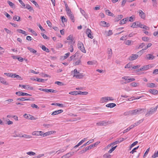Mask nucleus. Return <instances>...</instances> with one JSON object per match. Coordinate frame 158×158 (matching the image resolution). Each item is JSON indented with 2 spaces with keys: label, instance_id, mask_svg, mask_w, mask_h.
Here are the masks:
<instances>
[{
  "label": "nucleus",
  "instance_id": "473e14b6",
  "mask_svg": "<svg viewBox=\"0 0 158 158\" xmlns=\"http://www.w3.org/2000/svg\"><path fill=\"white\" fill-rule=\"evenodd\" d=\"M69 16V17L70 19L71 20L72 22L74 23L75 21V19H74V16L73 14L72 13L70 15H68Z\"/></svg>",
  "mask_w": 158,
  "mask_h": 158
},
{
  "label": "nucleus",
  "instance_id": "6e6d98bb",
  "mask_svg": "<svg viewBox=\"0 0 158 158\" xmlns=\"http://www.w3.org/2000/svg\"><path fill=\"white\" fill-rule=\"evenodd\" d=\"M69 51L71 52H73V45H71L69 48Z\"/></svg>",
  "mask_w": 158,
  "mask_h": 158
},
{
  "label": "nucleus",
  "instance_id": "393cba45",
  "mask_svg": "<svg viewBox=\"0 0 158 158\" xmlns=\"http://www.w3.org/2000/svg\"><path fill=\"white\" fill-rule=\"evenodd\" d=\"M123 17L122 15H118L115 19V22H117L121 19Z\"/></svg>",
  "mask_w": 158,
  "mask_h": 158
},
{
  "label": "nucleus",
  "instance_id": "9d476101",
  "mask_svg": "<svg viewBox=\"0 0 158 158\" xmlns=\"http://www.w3.org/2000/svg\"><path fill=\"white\" fill-rule=\"evenodd\" d=\"M63 110H56L52 113L51 115H54L58 114H59L63 112Z\"/></svg>",
  "mask_w": 158,
  "mask_h": 158
},
{
  "label": "nucleus",
  "instance_id": "72a5a7b5",
  "mask_svg": "<svg viewBox=\"0 0 158 158\" xmlns=\"http://www.w3.org/2000/svg\"><path fill=\"white\" fill-rule=\"evenodd\" d=\"M27 48L31 52L33 53H35L36 52H37L36 51L32 48H30V47H27Z\"/></svg>",
  "mask_w": 158,
  "mask_h": 158
},
{
  "label": "nucleus",
  "instance_id": "338daca9",
  "mask_svg": "<svg viewBox=\"0 0 158 158\" xmlns=\"http://www.w3.org/2000/svg\"><path fill=\"white\" fill-rule=\"evenodd\" d=\"M138 83L136 82H133L130 84L131 86L133 87H136L138 85Z\"/></svg>",
  "mask_w": 158,
  "mask_h": 158
},
{
  "label": "nucleus",
  "instance_id": "9b49d317",
  "mask_svg": "<svg viewBox=\"0 0 158 158\" xmlns=\"http://www.w3.org/2000/svg\"><path fill=\"white\" fill-rule=\"evenodd\" d=\"M149 91L150 93L153 95H156L158 94V91L154 89H150Z\"/></svg>",
  "mask_w": 158,
  "mask_h": 158
},
{
  "label": "nucleus",
  "instance_id": "412c9836",
  "mask_svg": "<svg viewBox=\"0 0 158 158\" xmlns=\"http://www.w3.org/2000/svg\"><path fill=\"white\" fill-rule=\"evenodd\" d=\"M0 82L2 84L5 85H8L9 84L6 82L5 80L2 77H1L0 79Z\"/></svg>",
  "mask_w": 158,
  "mask_h": 158
},
{
  "label": "nucleus",
  "instance_id": "7ed1b4c3",
  "mask_svg": "<svg viewBox=\"0 0 158 158\" xmlns=\"http://www.w3.org/2000/svg\"><path fill=\"white\" fill-rule=\"evenodd\" d=\"M78 48L83 53H85L86 51L85 49L83 44L80 41H78L77 44Z\"/></svg>",
  "mask_w": 158,
  "mask_h": 158
},
{
  "label": "nucleus",
  "instance_id": "5701e85b",
  "mask_svg": "<svg viewBox=\"0 0 158 158\" xmlns=\"http://www.w3.org/2000/svg\"><path fill=\"white\" fill-rule=\"evenodd\" d=\"M149 65H144L142 68H140V70L141 71H143L147 70L149 69Z\"/></svg>",
  "mask_w": 158,
  "mask_h": 158
},
{
  "label": "nucleus",
  "instance_id": "3c124183",
  "mask_svg": "<svg viewBox=\"0 0 158 158\" xmlns=\"http://www.w3.org/2000/svg\"><path fill=\"white\" fill-rule=\"evenodd\" d=\"M137 22L133 23H132V25L131 26V27H133V28L137 27Z\"/></svg>",
  "mask_w": 158,
  "mask_h": 158
},
{
  "label": "nucleus",
  "instance_id": "bf43d9fd",
  "mask_svg": "<svg viewBox=\"0 0 158 158\" xmlns=\"http://www.w3.org/2000/svg\"><path fill=\"white\" fill-rule=\"evenodd\" d=\"M86 138H84L82 139L81 141H80L78 144L80 146L86 140Z\"/></svg>",
  "mask_w": 158,
  "mask_h": 158
},
{
  "label": "nucleus",
  "instance_id": "69168bd1",
  "mask_svg": "<svg viewBox=\"0 0 158 158\" xmlns=\"http://www.w3.org/2000/svg\"><path fill=\"white\" fill-rule=\"evenodd\" d=\"M112 54V50L111 49L110 50V51H108V58H110Z\"/></svg>",
  "mask_w": 158,
  "mask_h": 158
},
{
  "label": "nucleus",
  "instance_id": "39448f33",
  "mask_svg": "<svg viewBox=\"0 0 158 158\" xmlns=\"http://www.w3.org/2000/svg\"><path fill=\"white\" fill-rule=\"evenodd\" d=\"M109 124V122L106 121H102L96 123V125L98 126H106Z\"/></svg>",
  "mask_w": 158,
  "mask_h": 158
},
{
  "label": "nucleus",
  "instance_id": "2f4dec72",
  "mask_svg": "<svg viewBox=\"0 0 158 158\" xmlns=\"http://www.w3.org/2000/svg\"><path fill=\"white\" fill-rule=\"evenodd\" d=\"M73 154V152H69L64 155L66 158H68L72 156Z\"/></svg>",
  "mask_w": 158,
  "mask_h": 158
},
{
  "label": "nucleus",
  "instance_id": "ea45409f",
  "mask_svg": "<svg viewBox=\"0 0 158 158\" xmlns=\"http://www.w3.org/2000/svg\"><path fill=\"white\" fill-rule=\"evenodd\" d=\"M111 157V155L108 153H106L103 155L104 158H110Z\"/></svg>",
  "mask_w": 158,
  "mask_h": 158
},
{
  "label": "nucleus",
  "instance_id": "f3484780",
  "mask_svg": "<svg viewBox=\"0 0 158 158\" xmlns=\"http://www.w3.org/2000/svg\"><path fill=\"white\" fill-rule=\"evenodd\" d=\"M154 58V56L151 54H148L146 56V58L148 60H153Z\"/></svg>",
  "mask_w": 158,
  "mask_h": 158
},
{
  "label": "nucleus",
  "instance_id": "cd10ccee",
  "mask_svg": "<svg viewBox=\"0 0 158 158\" xmlns=\"http://www.w3.org/2000/svg\"><path fill=\"white\" fill-rule=\"evenodd\" d=\"M41 48L43 50L46 51L47 52H49L50 51L48 48H46L45 46L42 45L41 47Z\"/></svg>",
  "mask_w": 158,
  "mask_h": 158
},
{
  "label": "nucleus",
  "instance_id": "4d7b16f0",
  "mask_svg": "<svg viewBox=\"0 0 158 158\" xmlns=\"http://www.w3.org/2000/svg\"><path fill=\"white\" fill-rule=\"evenodd\" d=\"M31 106L32 108H35L39 109V108L37 105L35 104H32L31 105Z\"/></svg>",
  "mask_w": 158,
  "mask_h": 158
},
{
  "label": "nucleus",
  "instance_id": "4be33fe9",
  "mask_svg": "<svg viewBox=\"0 0 158 158\" xmlns=\"http://www.w3.org/2000/svg\"><path fill=\"white\" fill-rule=\"evenodd\" d=\"M17 31L19 33H22L24 35H27V32L23 30L22 29H18L17 30Z\"/></svg>",
  "mask_w": 158,
  "mask_h": 158
},
{
  "label": "nucleus",
  "instance_id": "0eeeda50",
  "mask_svg": "<svg viewBox=\"0 0 158 158\" xmlns=\"http://www.w3.org/2000/svg\"><path fill=\"white\" fill-rule=\"evenodd\" d=\"M15 94L19 96H31V95L29 94H28L26 93H24L23 92L21 91H19V92H17Z\"/></svg>",
  "mask_w": 158,
  "mask_h": 158
},
{
  "label": "nucleus",
  "instance_id": "a18cd8bd",
  "mask_svg": "<svg viewBox=\"0 0 158 158\" xmlns=\"http://www.w3.org/2000/svg\"><path fill=\"white\" fill-rule=\"evenodd\" d=\"M68 40H71V42L73 41V36L71 35H69L67 38Z\"/></svg>",
  "mask_w": 158,
  "mask_h": 158
},
{
  "label": "nucleus",
  "instance_id": "de8ad7c7",
  "mask_svg": "<svg viewBox=\"0 0 158 158\" xmlns=\"http://www.w3.org/2000/svg\"><path fill=\"white\" fill-rule=\"evenodd\" d=\"M21 137H24L27 139H30L31 138V136L29 135H22Z\"/></svg>",
  "mask_w": 158,
  "mask_h": 158
},
{
  "label": "nucleus",
  "instance_id": "c9c22d12",
  "mask_svg": "<svg viewBox=\"0 0 158 158\" xmlns=\"http://www.w3.org/2000/svg\"><path fill=\"white\" fill-rule=\"evenodd\" d=\"M78 94H82V95H87L88 94V92H82L81 91H78Z\"/></svg>",
  "mask_w": 158,
  "mask_h": 158
},
{
  "label": "nucleus",
  "instance_id": "5fc2aeb1",
  "mask_svg": "<svg viewBox=\"0 0 158 158\" xmlns=\"http://www.w3.org/2000/svg\"><path fill=\"white\" fill-rule=\"evenodd\" d=\"M150 150V148H148L147 150H146V151L145 152L144 155H143V157H145L147 155L148 152Z\"/></svg>",
  "mask_w": 158,
  "mask_h": 158
},
{
  "label": "nucleus",
  "instance_id": "58836bf2",
  "mask_svg": "<svg viewBox=\"0 0 158 158\" xmlns=\"http://www.w3.org/2000/svg\"><path fill=\"white\" fill-rule=\"evenodd\" d=\"M137 27H139L140 28H142V27L144 25L141 24V23L139 21L137 22Z\"/></svg>",
  "mask_w": 158,
  "mask_h": 158
},
{
  "label": "nucleus",
  "instance_id": "dca6fc26",
  "mask_svg": "<svg viewBox=\"0 0 158 158\" xmlns=\"http://www.w3.org/2000/svg\"><path fill=\"white\" fill-rule=\"evenodd\" d=\"M45 92L47 93L51 92L52 93H56L57 91L56 90L52 89H45Z\"/></svg>",
  "mask_w": 158,
  "mask_h": 158
},
{
  "label": "nucleus",
  "instance_id": "052dcab7",
  "mask_svg": "<svg viewBox=\"0 0 158 158\" xmlns=\"http://www.w3.org/2000/svg\"><path fill=\"white\" fill-rule=\"evenodd\" d=\"M86 138H84L82 139L81 141H80L78 144L80 146L86 140Z\"/></svg>",
  "mask_w": 158,
  "mask_h": 158
},
{
  "label": "nucleus",
  "instance_id": "20e7f679",
  "mask_svg": "<svg viewBox=\"0 0 158 158\" xmlns=\"http://www.w3.org/2000/svg\"><path fill=\"white\" fill-rule=\"evenodd\" d=\"M128 76H124L122 77V79L125 80L126 81L124 82V83L126 84L135 80L134 78H128Z\"/></svg>",
  "mask_w": 158,
  "mask_h": 158
},
{
  "label": "nucleus",
  "instance_id": "e433bc0d",
  "mask_svg": "<svg viewBox=\"0 0 158 158\" xmlns=\"http://www.w3.org/2000/svg\"><path fill=\"white\" fill-rule=\"evenodd\" d=\"M69 94L72 95H78V93L77 91H73L70 92Z\"/></svg>",
  "mask_w": 158,
  "mask_h": 158
},
{
  "label": "nucleus",
  "instance_id": "a19ab883",
  "mask_svg": "<svg viewBox=\"0 0 158 158\" xmlns=\"http://www.w3.org/2000/svg\"><path fill=\"white\" fill-rule=\"evenodd\" d=\"M143 122V120H139L137 122L135 123L134 125V126L135 127L138 125L139 124H140L141 123H142Z\"/></svg>",
  "mask_w": 158,
  "mask_h": 158
},
{
  "label": "nucleus",
  "instance_id": "ddd939ff",
  "mask_svg": "<svg viewBox=\"0 0 158 158\" xmlns=\"http://www.w3.org/2000/svg\"><path fill=\"white\" fill-rule=\"evenodd\" d=\"M100 24L101 26L105 27H108L110 26L109 23H107L105 21H101L100 23Z\"/></svg>",
  "mask_w": 158,
  "mask_h": 158
},
{
  "label": "nucleus",
  "instance_id": "37998d69",
  "mask_svg": "<svg viewBox=\"0 0 158 158\" xmlns=\"http://www.w3.org/2000/svg\"><path fill=\"white\" fill-rule=\"evenodd\" d=\"M157 157H158V150L156 152H155L152 156L153 158H155Z\"/></svg>",
  "mask_w": 158,
  "mask_h": 158
},
{
  "label": "nucleus",
  "instance_id": "2eb2a0df",
  "mask_svg": "<svg viewBox=\"0 0 158 158\" xmlns=\"http://www.w3.org/2000/svg\"><path fill=\"white\" fill-rule=\"evenodd\" d=\"M81 60L80 59H79L77 60H75L74 61L73 64L74 65H78L81 64Z\"/></svg>",
  "mask_w": 158,
  "mask_h": 158
},
{
  "label": "nucleus",
  "instance_id": "c85d7f7f",
  "mask_svg": "<svg viewBox=\"0 0 158 158\" xmlns=\"http://www.w3.org/2000/svg\"><path fill=\"white\" fill-rule=\"evenodd\" d=\"M24 8L28 9L30 11H31L32 10H33V8L29 4L26 5V6L25 7H24Z\"/></svg>",
  "mask_w": 158,
  "mask_h": 158
},
{
  "label": "nucleus",
  "instance_id": "49530a36",
  "mask_svg": "<svg viewBox=\"0 0 158 158\" xmlns=\"http://www.w3.org/2000/svg\"><path fill=\"white\" fill-rule=\"evenodd\" d=\"M29 31L35 35L37 36V34L33 30L31 29V28H29Z\"/></svg>",
  "mask_w": 158,
  "mask_h": 158
},
{
  "label": "nucleus",
  "instance_id": "0e129e2a",
  "mask_svg": "<svg viewBox=\"0 0 158 158\" xmlns=\"http://www.w3.org/2000/svg\"><path fill=\"white\" fill-rule=\"evenodd\" d=\"M27 154L29 155H35L36 154L35 153L33 152H27Z\"/></svg>",
  "mask_w": 158,
  "mask_h": 158
},
{
  "label": "nucleus",
  "instance_id": "f704fd0d",
  "mask_svg": "<svg viewBox=\"0 0 158 158\" xmlns=\"http://www.w3.org/2000/svg\"><path fill=\"white\" fill-rule=\"evenodd\" d=\"M106 12L107 15L109 16H114V14L112 13L109 10H106Z\"/></svg>",
  "mask_w": 158,
  "mask_h": 158
},
{
  "label": "nucleus",
  "instance_id": "603ef678",
  "mask_svg": "<svg viewBox=\"0 0 158 158\" xmlns=\"http://www.w3.org/2000/svg\"><path fill=\"white\" fill-rule=\"evenodd\" d=\"M93 148H94V147L93 146V144L91 145H89V146L87 147H86L85 148L86 150L87 151V150H89V149H90Z\"/></svg>",
  "mask_w": 158,
  "mask_h": 158
},
{
  "label": "nucleus",
  "instance_id": "7c9ffc66",
  "mask_svg": "<svg viewBox=\"0 0 158 158\" xmlns=\"http://www.w3.org/2000/svg\"><path fill=\"white\" fill-rule=\"evenodd\" d=\"M80 12L81 14L85 17L87 19V15L85 13L84 10H82L81 8L80 9Z\"/></svg>",
  "mask_w": 158,
  "mask_h": 158
},
{
  "label": "nucleus",
  "instance_id": "6ab92c4d",
  "mask_svg": "<svg viewBox=\"0 0 158 158\" xmlns=\"http://www.w3.org/2000/svg\"><path fill=\"white\" fill-rule=\"evenodd\" d=\"M94 141V139H91L88 141L85 144H83L81 146V148H83L86 145H89L91 143H93Z\"/></svg>",
  "mask_w": 158,
  "mask_h": 158
},
{
  "label": "nucleus",
  "instance_id": "f8f14e48",
  "mask_svg": "<svg viewBox=\"0 0 158 158\" xmlns=\"http://www.w3.org/2000/svg\"><path fill=\"white\" fill-rule=\"evenodd\" d=\"M139 16L143 19H144L145 18V14L141 10H139Z\"/></svg>",
  "mask_w": 158,
  "mask_h": 158
},
{
  "label": "nucleus",
  "instance_id": "13d9d810",
  "mask_svg": "<svg viewBox=\"0 0 158 158\" xmlns=\"http://www.w3.org/2000/svg\"><path fill=\"white\" fill-rule=\"evenodd\" d=\"M86 138H84L82 139L81 141H80L78 144L80 146L86 140Z\"/></svg>",
  "mask_w": 158,
  "mask_h": 158
},
{
  "label": "nucleus",
  "instance_id": "423d86ee",
  "mask_svg": "<svg viewBox=\"0 0 158 158\" xmlns=\"http://www.w3.org/2000/svg\"><path fill=\"white\" fill-rule=\"evenodd\" d=\"M138 57V55L133 54L129 57L128 59L130 61H132L137 59Z\"/></svg>",
  "mask_w": 158,
  "mask_h": 158
},
{
  "label": "nucleus",
  "instance_id": "b1692460",
  "mask_svg": "<svg viewBox=\"0 0 158 158\" xmlns=\"http://www.w3.org/2000/svg\"><path fill=\"white\" fill-rule=\"evenodd\" d=\"M52 105L57 106L60 107H64V105L63 104H60L57 103H54L51 104Z\"/></svg>",
  "mask_w": 158,
  "mask_h": 158
},
{
  "label": "nucleus",
  "instance_id": "79ce46f5",
  "mask_svg": "<svg viewBox=\"0 0 158 158\" xmlns=\"http://www.w3.org/2000/svg\"><path fill=\"white\" fill-rule=\"evenodd\" d=\"M74 74L73 77H76L77 75L78 74L79 72L77 71L76 69H75L74 70Z\"/></svg>",
  "mask_w": 158,
  "mask_h": 158
},
{
  "label": "nucleus",
  "instance_id": "e2e57ef3",
  "mask_svg": "<svg viewBox=\"0 0 158 158\" xmlns=\"http://www.w3.org/2000/svg\"><path fill=\"white\" fill-rule=\"evenodd\" d=\"M134 16H132L130 17L129 18V17L128 21H130V22H131L133 21L134 20Z\"/></svg>",
  "mask_w": 158,
  "mask_h": 158
},
{
  "label": "nucleus",
  "instance_id": "c03bdc74",
  "mask_svg": "<svg viewBox=\"0 0 158 158\" xmlns=\"http://www.w3.org/2000/svg\"><path fill=\"white\" fill-rule=\"evenodd\" d=\"M117 147V146H116L115 147H113L111 149H110L108 152L109 153H111Z\"/></svg>",
  "mask_w": 158,
  "mask_h": 158
},
{
  "label": "nucleus",
  "instance_id": "680f3d73",
  "mask_svg": "<svg viewBox=\"0 0 158 158\" xmlns=\"http://www.w3.org/2000/svg\"><path fill=\"white\" fill-rule=\"evenodd\" d=\"M86 138H84L82 139L81 141H80L78 144L80 146L86 140Z\"/></svg>",
  "mask_w": 158,
  "mask_h": 158
},
{
  "label": "nucleus",
  "instance_id": "a211bd4d",
  "mask_svg": "<svg viewBox=\"0 0 158 158\" xmlns=\"http://www.w3.org/2000/svg\"><path fill=\"white\" fill-rule=\"evenodd\" d=\"M113 34L112 31L111 30H109L108 32H105L104 35L106 36H108L111 35Z\"/></svg>",
  "mask_w": 158,
  "mask_h": 158
},
{
  "label": "nucleus",
  "instance_id": "f257e3e1",
  "mask_svg": "<svg viewBox=\"0 0 158 158\" xmlns=\"http://www.w3.org/2000/svg\"><path fill=\"white\" fill-rule=\"evenodd\" d=\"M144 110L145 109H144L139 108L133 110H130L127 112H125L124 114L125 115H127V114L135 115L142 113L144 111Z\"/></svg>",
  "mask_w": 158,
  "mask_h": 158
},
{
  "label": "nucleus",
  "instance_id": "bb28decb",
  "mask_svg": "<svg viewBox=\"0 0 158 158\" xmlns=\"http://www.w3.org/2000/svg\"><path fill=\"white\" fill-rule=\"evenodd\" d=\"M20 17L18 16L15 15L13 18V19L15 21H20Z\"/></svg>",
  "mask_w": 158,
  "mask_h": 158
},
{
  "label": "nucleus",
  "instance_id": "a878e982",
  "mask_svg": "<svg viewBox=\"0 0 158 158\" xmlns=\"http://www.w3.org/2000/svg\"><path fill=\"white\" fill-rule=\"evenodd\" d=\"M107 99L106 98V97H104L102 98L100 101V102L101 103H104L105 102H107Z\"/></svg>",
  "mask_w": 158,
  "mask_h": 158
},
{
  "label": "nucleus",
  "instance_id": "09e8293b",
  "mask_svg": "<svg viewBox=\"0 0 158 158\" xmlns=\"http://www.w3.org/2000/svg\"><path fill=\"white\" fill-rule=\"evenodd\" d=\"M61 21L63 23L67 21V19L65 18H64V16H61Z\"/></svg>",
  "mask_w": 158,
  "mask_h": 158
},
{
  "label": "nucleus",
  "instance_id": "6e6552de",
  "mask_svg": "<svg viewBox=\"0 0 158 158\" xmlns=\"http://www.w3.org/2000/svg\"><path fill=\"white\" fill-rule=\"evenodd\" d=\"M91 31L90 29H87L86 31V33L87 35V36L88 37L91 38L93 39V36L91 34Z\"/></svg>",
  "mask_w": 158,
  "mask_h": 158
},
{
  "label": "nucleus",
  "instance_id": "4468645a",
  "mask_svg": "<svg viewBox=\"0 0 158 158\" xmlns=\"http://www.w3.org/2000/svg\"><path fill=\"white\" fill-rule=\"evenodd\" d=\"M147 86L150 88H156L157 86L155 84L153 83H148L147 84Z\"/></svg>",
  "mask_w": 158,
  "mask_h": 158
},
{
  "label": "nucleus",
  "instance_id": "1a4fd4ad",
  "mask_svg": "<svg viewBox=\"0 0 158 158\" xmlns=\"http://www.w3.org/2000/svg\"><path fill=\"white\" fill-rule=\"evenodd\" d=\"M44 132L42 131H34L32 133L33 135H43Z\"/></svg>",
  "mask_w": 158,
  "mask_h": 158
},
{
  "label": "nucleus",
  "instance_id": "8fccbe9b",
  "mask_svg": "<svg viewBox=\"0 0 158 158\" xmlns=\"http://www.w3.org/2000/svg\"><path fill=\"white\" fill-rule=\"evenodd\" d=\"M7 3L11 7L13 8L15 6L14 4L12 2H10V1H8Z\"/></svg>",
  "mask_w": 158,
  "mask_h": 158
},
{
  "label": "nucleus",
  "instance_id": "4c0bfd02",
  "mask_svg": "<svg viewBox=\"0 0 158 158\" xmlns=\"http://www.w3.org/2000/svg\"><path fill=\"white\" fill-rule=\"evenodd\" d=\"M52 134V132L51 131H48L43 134V136L45 137Z\"/></svg>",
  "mask_w": 158,
  "mask_h": 158
},
{
  "label": "nucleus",
  "instance_id": "864d4df0",
  "mask_svg": "<svg viewBox=\"0 0 158 158\" xmlns=\"http://www.w3.org/2000/svg\"><path fill=\"white\" fill-rule=\"evenodd\" d=\"M21 136L22 135H21L19 133H18L14 134L12 136L14 137H21Z\"/></svg>",
  "mask_w": 158,
  "mask_h": 158
},
{
  "label": "nucleus",
  "instance_id": "c756f323",
  "mask_svg": "<svg viewBox=\"0 0 158 158\" xmlns=\"http://www.w3.org/2000/svg\"><path fill=\"white\" fill-rule=\"evenodd\" d=\"M84 76V75L83 73H79L77 75L76 78L77 79H80L82 78Z\"/></svg>",
  "mask_w": 158,
  "mask_h": 158
},
{
  "label": "nucleus",
  "instance_id": "aec40b11",
  "mask_svg": "<svg viewBox=\"0 0 158 158\" xmlns=\"http://www.w3.org/2000/svg\"><path fill=\"white\" fill-rule=\"evenodd\" d=\"M116 106L115 104L114 103H110L107 104L106 105V106L108 107H110V108H112Z\"/></svg>",
  "mask_w": 158,
  "mask_h": 158
},
{
  "label": "nucleus",
  "instance_id": "774afa93",
  "mask_svg": "<svg viewBox=\"0 0 158 158\" xmlns=\"http://www.w3.org/2000/svg\"><path fill=\"white\" fill-rule=\"evenodd\" d=\"M131 40H127L125 42V44L126 45H130L131 44Z\"/></svg>",
  "mask_w": 158,
  "mask_h": 158
},
{
  "label": "nucleus",
  "instance_id": "f03ea898",
  "mask_svg": "<svg viewBox=\"0 0 158 158\" xmlns=\"http://www.w3.org/2000/svg\"><path fill=\"white\" fill-rule=\"evenodd\" d=\"M158 108V105L154 108H151L148 110L147 113L145 114L146 117H148L150 115L154 114Z\"/></svg>",
  "mask_w": 158,
  "mask_h": 158
}]
</instances>
